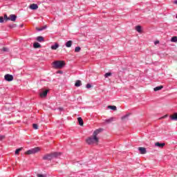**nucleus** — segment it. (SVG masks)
<instances>
[{
  "label": "nucleus",
  "instance_id": "4c0bfd02",
  "mask_svg": "<svg viewBox=\"0 0 177 177\" xmlns=\"http://www.w3.org/2000/svg\"><path fill=\"white\" fill-rule=\"evenodd\" d=\"M15 26H16V25L10 26V27L11 28H13V27H15Z\"/></svg>",
  "mask_w": 177,
  "mask_h": 177
},
{
  "label": "nucleus",
  "instance_id": "f257e3e1",
  "mask_svg": "<svg viewBox=\"0 0 177 177\" xmlns=\"http://www.w3.org/2000/svg\"><path fill=\"white\" fill-rule=\"evenodd\" d=\"M102 131L103 129H98L95 130L93 132V136L86 140V143L88 145H94V143H95V145H97V143H99V138H97V135H99V133H100V132H102Z\"/></svg>",
  "mask_w": 177,
  "mask_h": 177
},
{
  "label": "nucleus",
  "instance_id": "cd10ccee",
  "mask_svg": "<svg viewBox=\"0 0 177 177\" xmlns=\"http://www.w3.org/2000/svg\"><path fill=\"white\" fill-rule=\"evenodd\" d=\"M32 128H33V129H38V124H32Z\"/></svg>",
  "mask_w": 177,
  "mask_h": 177
},
{
  "label": "nucleus",
  "instance_id": "9b49d317",
  "mask_svg": "<svg viewBox=\"0 0 177 177\" xmlns=\"http://www.w3.org/2000/svg\"><path fill=\"white\" fill-rule=\"evenodd\" d=\"M170 118H171V120H172V121H176L177 120V113H175L173 115H171Z\"/></svg>",
  "mask_w": 177,
  "mask_h": 177
},
{
  "label": "nucleus",
  "instance_id": "4be33fe9",
  "mask_svg": "<svg viewBox=\"0 0 177 177\" xmlns=\"http://www.w3.org/2000/svg\"><path fill=\"white\" fill-rule=\"evenodd\" d=\"M45 28H46V26H43V27H41V28H36V30H37V31H42V30H45Z\"/></svg>",
  "mask_w": 177,
  "mask_h": 177
},
{
  "label": "nucleus",
  "instance_id": "412c9836",
  "mask_svg": "<svg viewBox=\"0 0 177 177\" xmlns=\"http://www.w3.org/2000/svg\"><path fill=\"white\" fill-rule=\"evenodd\" d=\"M75 86H81V80H77L76 82L75 83Z\"/></svg>",
  "mask_w": 177,
  "mask_h": 177
},
{
  "label": "nucleus",
  "instance_id": "f704fd0d",
  "mask_svg": "<svg viewBox=\"0 0 177 177\" xmlns=\"http://www.w3.org/2000/svg\"><path fill=\"white\" fill-rule=\"evenodd\" d=\"M154 44H155V45H157V44H160V41H156L154 42Z\"/></svg>",
  "mask_w": 177,
  "mask_h": 177
},
{
  "label": "nucleus",
  "instance_id": "7ed1b4c3",
  "mask_svg": "<svg viewBox=\"0 0 177 177\" xmlns=\"http://www.w3.org/2000/svg\"><path fill=\"white\" fill-rule=\"evenodd\" d=\"M54 68H63L66 66L64 61H55L53 62Z\"/></svg>",
  "mask_w": 177,
  "mask_h": 177
},
{
  "label": "nucleus",
  "instance_id": "f3484780",
  "mask_svg": "<svg viewBox=\"0 0 177 177\" xmlns=\"http://www.w3.org/2000/svg\"><path fill=\"white\" fill-rule=\"evenodd\" d=\"M155 146H157L158 147H164V146H165V143L156 142Z\"/></svg>",
  "mask_w": 177,
  "mask_h": 177
},
{
  "label": "nucleus",
  "instance_id": "6e6552de",
  "mask_svg": "<svg viewBox=\"0 0 177 177\" xmlns=\"http://www.w3.org/2000/svg\"><path fill=\"white\" fill-rule=\"evenodd\" d=\"M30 9L32 10H37V9H38V5L36 3H32L30 6Z\"/></svg>",
  "mask_w": 177,
  "mask_h": 177
},
{
  "label": "nucleus",
  "instance_id": "2f4dec72",
  "mask_svg": "<svg viewBox=\"0 0 177 177\" xmlns=\"http://www.w3.org/2000/svg\"><path fill=\"white\" fill-rule=\"evenodd\" d=\"M86 88H87V89H89V88H92V85H91V84H87Z\"/></svg>",
  "mask_w": 177,
  "mask_h": 177
},
{
  "label": "nucleus",
  "instance_id": "c9c22d12",
  "mask_svg": "<svg viewBox=\"0 0 177 177\" xmlns=\"http://www.w3.org/2000/svg\"><path fill=\"white\" fill-rule=\"evenodd\" d=\"M167 117H168V115H166L162 117L161 118H167Z\"/></svg>",
  "mask_w": 177,
  "mask_h": 177
},
{
  "label": "nucleus",
  "instance_id": "aec40b11",
  "mask_svg": "<svg viewBox=\"0 0 177 177\" xmlns=\"http://www.w3.org/2000/svg\"><path fill=\"white\" fill-rule=\"evenodd\" d=\"M108 109H110L111 110H113L114 111H115L117 110V106L109 105L108 106Z\"/></svg>",
  "mask_w": 177,
  "mask_h": 177
},
{
  "label": "nucleus",
  "instance_id": "f8f14e48",
  "mask_svg": "<svg viewBox=\"0 0 177 177\" xmlns=\"http://www.w3.org/2000/svg\"><path fill=\"white\" fill-rule=\"evenodd\" d=\"M72 45H73V41H71V40L68 41L66 43V44H65V46H66V48H71Z\"/></svg>",
  "mask_w": 177,
  "mask_h": 177
},
{
  "label": "nucleus",
  "instance_id": "393cba45",
  "mask_svg": "<svg viewBox=\"0 0 177 177\" xmlns=\"http://www.w3.org/2000/svg\"><path fill=\"white\" fill-rule=\"evenodd\" d=\"M80 51H81V47H80V46L75 47V53H78V52H80Z\"/></svg>",
  "mask_w": 177,
  "mask_h": 177
},
{
  "label": "nucleus",
  "instance_id": "dca6fc26",
  "mask_svg": "<svg viewBox=\"0 0 177 177\" xmlns=\"http://www.w3.org/2000/svg\"><path fill=\"white\" fill-rule=\"evenodd\" d=\"M113 121H114V118H111L109 119L105 120V122H106V124H110L113 122Z\"/></svg>",
  "mask_w": 177,
  "mask_h": 177
},
{
  "label": "nucleus",
  "instance_id": "20e7f679",
  "mask_svg": "<svg viewBox=\"0 0 177 177\" xmlns=\"http://www.w3.org/2000/svg\"><path fill=\"white\" fill-rule=\"evenodd\" d=\"M40 149L39 147H35L33 149H31L25 152V154L30 155V154H35L36 153H38Z\"/></svg>",
  "mask_w": 177,
  "mask_h": 177
},
{
  "label": "nucleus",
  "instance_id": "423d86ee",
  "mask_svg": "<svg viewBox=\"0 0 177 177\" xmlns=\"http://www.w3.org/2000/svg\"><path fill=\"white\" fill-rule=\"evenodd\" d=\"M138 150L140 153V154H146V153H147V151H146V148L145 147H138Z\"/></svg>",
  "mask_w": 177,
  "mask_h": 177
},
{
  "label": "nucleus",
  "instance_id": "39448f33",
  "mask_svg": "<svg viewBox=\"0 0 177 177\" xmlns=\"http://www.w3.org/2000/svg\"><path fill=\"white\" fill-rule=\"evenodd\" d=\"M4 78L6 81H8V82H10V81H13V75L10 74L5 75Z\"/></svg>",
  "mask_w": 177,
  "mask_h": 177
},
{
  "label": "nucleus",
  "instance_id": "9d476101",
  "mask_svg": "<svg viewBox=\"0 0 177 177\" xmlns=\"http://www.w3.org/2000/svg\"><path fill=\"white\" fill-rule=\"evenodd\" d=\"M48 92H49V91H48V90L43 91L42 93H40V97H46V95H48Z\"/></svg>",
  "mask_w": 177,
  "mask_h": 177
},
{
  "label": "nucleus",
  "instance_id": "58836bf2",
  "mask_svg": "<svg viewBox=\"0 0 177 177\" xmlns=\"http://www.w3.org/2000/svg\"><path fill=\"white\" fill-rule=\"evenodd\" d=\"M58 73H59V74H63V72H62V71H59Z\"/></svg>",
  "mask_w": 177,
  "mask_h": 177
},
{
  "label": "nucleus",
  "instance_id": "ddd939ff",
  "mask_svg": "<svg viewBox=\"0 0 177 177\" xmlns=\"http://www.w3.org/2000/svg\"><path fill=\"white\" fill-rule=\"evenodd\" d=\"M77 121H78L79 125H80V127H84V120H82V118H78Z\"/></svg>",
  "mask_w": 177,
  "mask_h": 177
},
{
  "label": "nucleus",
  "instance_id": "c756f323",
  "mask_svg": "<svg viewBox=\"0 0 177 177\" xmlns=\"http://www.w3.org/2000/svg\"><path fill=\"white\" fill-rule=\"evenodd\" d=\"M3 52H8L9 49L8 48L4 47V48H3Z\"/></svg>",
  "mask_w": 177,
  "mask_h": 177
},
{
  "label": "nucleus",
  "instance_id": "a878e982",
  "mask_svg": "<svg viewBox=\"0 0 177 177\" xmlns=\"http://www.w3.org/2000/svg\"><path fill=\"white\" fill-rule=\"evenodd\" d=\"M128 117H129V113L125 115L124 116L122 117V121H125V120H127V118H128Z\"/></svg>",
  "mask_w": 177,
  "mask_h": 177
},
{
  "label": "nucleus",
  "instance_id": "2eb2a0df",
  "mask_svg": "<svg viewBox=\"0 0 177 177\" xmlns=\"http://www.w3.org/2000/svg\"><path fill=\"white\" fill-rule=\"evenodd\" d=\"M136 30L138 32L142 33V26H136Z\"/></svg>",
  "mask_w": 177,
  "mask_h": 177
},
{
  "label": "nucleus",
  "instance_id": "1a4fd4ad",
  "mask_svg": "<svg viewBox=\"0 0 177 177\" xmlns=\"http://www.w3.org/2000/svg\"><path fill=\"white\" fill-rule=\"evenodd\" d=\"M33 48H35V49H38L42 48V46H41V44H39V43L35 42L33 44Z\"/></svg>",
  "mask_w": 177,
  "mask_h": 177
},
{
  "label": "nucleus",
  "instance_id": "e433bc0d",
  "mask_svg": "<svg viewBox=\"0 0 177 177\" xmlns=\"http://www.w3.org/2000/svg\"><path fill=\"white\" fill-rule=\"evenodd\" d=\"M174 3H175L176 5H177V0H175V1H174Z\"/></svg>",
  "mask_w": 177,
  "mask_h": 177
},
{
  "label": "nucleus",
  "instance_id": "5701e85b",
  "mask_svg": "<svg viewBox=\"0 0 177 177\" xmlns=\"http://www.w3.org/2000/svg\"><path fill=\"white\" fill-rule=\"evenodd\" d=\"M171 42H177V37L174 36V37H171Z\"/></svg>",
  "mask_w": 177,
  "mask_h": 177
},
{
  "label": "nucleus",
  "instance_id": "7c9ffc66",
  "mask_svg": "<svg viewBox=\"0 0 177 177\" xmlns=\"http://www.w3.org/2000/svg\"><path fill=\"white\" fill-rule=\"evenodd\" d=\"M37 177H46L45 174H37Z\"/></svg>",
  "mask_w": 177,
  "mask_h": 177
},
{
  "label": "nucleus",
  "instance_id": "6ab92c4d",
  "mask_svg": "<svg viewBox=\"0 0 177 177\" xmlns=\"http://www.w3.org/2000/svg\"><path fill=\"white\" fill-rule=\"evenodd\" d=\"M37 41H38V42H44V37L42 36L37 37Z\"/></svg>",
  "mask_w": 177,
  "mask_h": 177
},
{
  "label": "nucleus",
  "instance_id": "bb28decb",
  "mask_svg": "<svg viewBox=\"0 0 177 177\" xmlns=\"http://www.w3.org/2000/svg\"><path fill=\"white\" fill-rule=\"evenodd\" d=\"M111 73H106L104 75L105 78H108V77H111Z\"/></svg>",
  "mask_w": 177,
  "mask_h": 177
},
{
  "label": "nucleus",
  "instance_id": "c85d7f7f",
  "mask_svg": "<svg viewBox=\"0 0 177 177\" xmlns=\"http://www.w3.org/2000/svg\"><path fill=\"white\" fill-rule=\"evenodd\" d=\"M4 20H6V21H8V20H9V17H8L7 15H4Z\"/></svg>",
  "mask_w": 177,
  "mask_h": 177
},
{
  "label": "nucleus",
  "instance_id": "4468645a",
  "mask_svg": "<svg viewBox=\"0 0 177 177\" xmlns=\"http://www.w3.org/2000/svg\"><path fill=\"white\" fill-rule=\"evenodd\" d=\"M59 48V44L57 43H55V45L51 46V49L53 50H56Z\"/></svg>",
  "mask_w": 177,
  "mask_h": 177
},
{
  "label": "nucleus",
  "instance_id": "473e14b6",
  "mask_svg": "<svg viewBox=\"0 0 177 177\" xmlns=\"http://www.w3.org/2000/svg\"><path fill=\"white\" fill-rule=\"evenodd\" d=\"M0 23H3V17H0Z\"/></svg>",
  "mask_w": 177,
  "mask_h": 177
},
{
  "label": "nucleus",
  "instance_id": "ea45409f",
  "mask_svg": "<svg viewBox=\"0 0 177 177\" xmlns=\"http://www.w3.org/2000/svg\"><path fill=\"white\" fill-rule=\"evenodd\" d=\"M59 110H63V109H59Z\"/></svg>",
  "mask_w": 177,
  "mask_h": 177
},
{
  "label": "nucleus",
  "instance_id": "b1692460",
  "mask_svg": "<svg viewBox=\"0 0 177 177\" xmlns=\"http://www.w3.org/2000/svg\"><path fill=\"white\" fill-rule=\"evenodd\" d=\"M22 150H23V147L16 149L15 154H19V153H20V151H21Z\"/></svg>",
  "mask_w": 177,
  "mask_h": 177
},
{
  "label": "nucleus",
  "instance_id": "f03ea898",
  "mask_svg": "<svg viewBox=\"0 0 177 177\" xmlns=\"http://www.w3.org/2000/svg\"><path fill=\"white\" fill-rule=\"evenodd\" d=\"M60 154H62V153H59V152L48 153L43 156V160H48V161H50V160H53V158H55V157H59V156H60Z\"/></svg>",
  "mask_w": 177,
  "mask_h": 177
},
{
  "label": "nucleus",
  "instance_id": "a211bd4d",
  "mask_svg": "<svg viewBox=\"0 0 177 177\" xmlns=\"http://www.w3.org/2000/svg\"><path fill=\"white\" fill-rule=\"evenodd\" d=\"M162 88H164V86H159L155 87L153 88V91H155V92H157L158 91H161V89H162Z\"/></svg>",
  "mask_w": 177,
  "mask_h": 177
},
{
  "label": "nucleus",
  "instance_id": "72a5a7b5",
  "mask_svg": "<svg viewBox=\"0 0 177 177\" xmlns=\"http://www.w3.org/2000/svg\"><path fill=\"white\" fill-rule=\"evenodd\" d=\"M3 139H5V136H1L0 140H3Z\"/></svg>",
  "mask_w": 177,
  "mask_h": 177
},
{
  "label": "nucleus",
  "instance_id": "0eeeda50",
  "mask_svg": "<svg viewBox=\"0 0 177 177\" xmlns=\"http://www.w3.org/2000/svg\"><path fill=\"white\" fill-rule=\"evenodd\" d=\"M17 19V16H16L15 15H10L9 16L8 20H10V21H16Z\"/></svg>",
  "mask_w": 177,
  "mask_h": 177
}]
</instances>
